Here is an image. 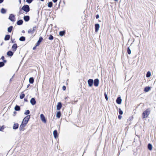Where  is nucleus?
<instances>
[{"label":"nucleus","mask_w":156,"mask_h":156,"mask_svg":"<svg viewBox=\"0 0 156 156\" xmlns=\"http://www.w3.org/2000/svg\"><path fill=\"white\" fill-rule=\"evenodd\" d=\"M4 0H0V3H2L3 2Z\"/></svg>","instance_id":"nucleus-48"},{"label":"nucleus","mask_w":156,"mask_h":156,"mask_svg":"<svg viewBox=\"0 0 156 156\" xmlns=\"http://www.w3.org/2000/svg\"><path fill=\"white\" fill-rule=\"evenodd\" d=\"M41 1H44V0H40Z\"/></svg>","instance_id":"nucleus-55"},{"label":"nucleus","mask_w":156,"mask_h":156,"mask_svg":"<svg viewBox=\"0 0 156 156\" xmlns=\"http://www.w3.org/2000/svg\"><path fill=\"white\" fill-rule=\"evenodd\" d=\"M30 103L33 105L35 104L36 101L34 98H32L30 100Z\"/></svg>","instance_id":"nucleus-12"},{"label":"nucleus","mask_w":156,"mask_h":156,"mask_svg":"<svg viewBox=\"0 0 156 156\" xmlns=\"http://www.w3.org/2000/svg\"><path fill=\"white\" fill-rule=\"evenodd\" d=\"M116 101L117 104H121L122 102V99L120 97H118L116 100Z\"/></svg>","instance_id":"nucleus-13"},{"label":"nucleus","mask_w":156,"mask_h":156,"mask_svg":"<svg viewBox=\"0 0 156 156\" xmlns=\"http://www.w3.org/2000/svg\"><path fill=\"white\" fill-rule=\"evenodd\" d=\"M29 82L30 83H33L34 82V79L33 77H30L29 79Z\"/></svg>","instance_id":"nucleus-24"},{"label":"nucleus","mask_w":156,"mask_h":156,"mask_svg":"<svg viewBox=\"0 0 156 156\" xmlns=\"http://www.w3.org/2000/svg\"><path fill=\"white\" fill-rule=\"evenodd\" d=\"M1 12L2 14H5L6 12V10L4 8H2L1 10Z\"/></svg>","instance_id":"nucleus-25"},{"label":"nucleus","mask_w":156,"mask_h":156,"mask_svg":"<svg viewBox=\"0 0 156 156\" xmlns=\"http://www.w3.org/2000/svg\"><path fill=\"white\" fill-rule=\"evenodd\" d=\"M23 19L26 21H28L30 20V17L28 16H24L23 17Z\"/></svg>","instance_id":"nucleus-14"},{"label":"nucleus","mask_w":156,"mask_h":156,"mask_svg":"<svg viewBox=\"0 0 156 156\" xmlns=\"http://www.w3.org/2000/svg\"><path fill=\"white\" fill-rule=\"evenodd\" d=\"M48 39L50 40H53V37L52 35H50Z\"/></svg>","instance_id":"nucleus-38"},{"label":"nucleus","mask_w":156,"mask_h":156,"mask_svg":"<svg viewBox=\"0 0 156 156\" xmlns=\"http://www.w3.org/2000/svg\"><path fill=\"white\" fill-rule=\"evenodd\" d=\"M62 90H65L66 89V86H63V87H62Z\"/></svg>","instance_id":"nucleus-44"},{"label":"nucleus","mask_w":156,"mask_h":156,"mask_svg":"<svg viewBox=\"0 0 156 156\" xmlns=\"http://www.w3.org/2000/svg\"><path fill=\"white\" fill-rule=\"evenodd\" d=\"M104 95H105V98L106 99V100H108V96H107V95L106 93H104Z\"/></svg>","instance_id":"nucleus-41"},{"label":"nucleus","mask_w":156,"mask_h":156,"mask_svg":"<svg viewBox=\"0 0 156 156\" xmlns=\"http://www.w3.org/2000/svg\"><path fill=\"white\" fill-rule=\"evenodd\" d=\"M30 115H27L25 117L23 120V122H25V123L27 124V122L30 118Z\"/></svg>","instance_id":"nucleus-4"},{"label":"nucleus","mask_w":156,"mask_h":156,"mask_svg":"<svg viewBox=\"0 0 156 156\" xmlns=\"http://www.w3.org/2000/svg\"><path fill=\"white\" fill-rule=\"evenodd\" d=\"M5 128V126H2L0 127V131H2Z\"/></svg>","instance_id":"nucleus-35"},{"label":"nucleus","mask_w":156,"mask_h":156,"mask_svg":"<svg viewBox=\"0 0 156 156\" xmlns=\"http://www.w3.org/2000/svg\"><path fill=\"white\" fill-rule=\"evenodd\" d=\"M58 0H52L53 2H54V3H55L57 2V1Z\"/></svg>","instance_id":"nucleus-47"},{"label":"nucleus","mask_w":156,"mask_h":156,"mask_svg":"<svg viewBox=\"0 0 156 156\" xmlns=\"http://www.w3.org/2000/svg\"><path fill=\"white\" fill-rule=\"evenodd\" d=\"M150 109L149 108L147 109L146 110L144 111L142 115V118L143 119L147 118L150 114Z\"/></svg>","instance_id":"nucleus-1"},{"label":"nucleus","mask_w":156,"mask_h":156,"mask_svg":"<svg viewBox=\"0 0 156 156\" xmlns=\"http://www.w3.org/2000/svg\"><path fill=\"white\" fill-rule=\"evenodd\" d=\"M19 40L21 41H24L25 40V38L24 37L22 36L20 38Z\"/></svg>","instance_id":"nucleus-26"},{"label":"nucleus","mask_w":156,"mask_h":156,"mask_svg":"<svg viewBox=\"0 0 156 156\" xmlns=\"http://www.w3.org/2000/svg\"><path fill=\"white\" fill-rule=\"evenodd\" d=\"M17 45L16 44H13V45L12 46V48L13 49V51H15L17 48Z\"/></svg>","instance_id":"nucleus-15"},{"label":"nucleus","mask_w":156,"mask_h":156,"mask_svg":"<svg viewBox=\"0 0 156 156\" xmlns=\"http://www.w3.org/2000/svg\"><path fill=\"white\" fill-rule=\"evenodd\" d=\"M23 128L24 127L20 125L19 128V129L20 131L23 130Z\"/></svg>","instance_id":"nucleus-36"},{"label":"nucleus","mask_w":156,"mask_h":156,"mask_svg":"<svg viewBox=\"0 0 156 156\" xmlns=\"http://www.w3.org/2000/svg\"><path fill=\"white\" fill-rule=\"evenodd\" d=\"M87 83L89 86L91 87L93 86V83H94V80L93 79H89L88 80Z\"/></svg>","instance_id":"nucleus-5"},{"label":"nucleus","mask_w":156,"mask_h":156,"mask_svg":"<svg viewBox=\"0 0 156 156\" xmlns=\"http://www.w3.org/2000/svg\"><path fill=\"white\" fill-rule=\"evenodd\" d=\"M122 117V116L120 115H119L118 116V118L120 119H121Z\"/></svg>","instance_id":"nucleus-45"},{"label":"nucleus","mask_w":156,"mask_h":156,"mask_svg":"<svg viewBox=\"0 0 156 156\" xmlns=\"http://www.w3.org/2000/svg\"><path fill=\"white\" fill-rule=\"evenodd\" d=\"M99 80L98 79H96L94 80V85L95 87H98V86Z\"/></svg>","instance_id":"nucleus-8"},{"label":"nucleus","mask_w":156,"mask_h":156,"mask_svg":"<svg viewBox=\"0 0 156 156\" xmlns=\"http://www.w3.org/2000/svg\"><path fill=\"white\" fill-rule=\"evenodd\" d=\"M48 6L49 8H51L52 6V3L51 2H49L48 4Z\"/></svg>","instance_id":"nucleus-27"},{"label":"nucleus","mask_w":156,"mask_h":156,"mask_svg":"<svg viewBox=\"0 0 156 156\" xmlns=\"http://www.w3.org/2000/svg\"><path fill=\"white\" fill-rule=\"evenodd\" d=\"M119 112L120 115H121L123 114V112L121 110L120 108H119Z\"/></svg>","instance_id":"nucleus-40"},{"label":"nucleus","mask_w":156,"mask_h":156,"mask_svg":"<svg viewBox=\"0 0 156 156\" xmlns=\"http://www.w3.org/2000/svg\"><path fill=\"white\" fill-rule=\"evenodd\" d=\"M27 124L25 123V122H22L21 125L23 127H24Z\"/></svg>","instance_id":"nucleus-34"},{"label":"nucleus","mask_w":156,"mask_h":156,"mask_svg":"<svg viewBox=\"0 0 156 156\" xmlns=\"http://www.w3.org/2000/svg\"><path fill=\"white\" fill-rule=\"evenodd\" d=\"M30 114V111L29 110H27L24 113V114L25 115H28Z\"/></svg>","instance_id":"nucleus-37"},{"label":"nucleus","mask_w":156,"mask_h":156,"mask_svg":"<svg viewBox=\"0 0 156 156\" xmlns=\"http://www.w3.org/2000/svg\"><path fill=\"white\" fill-rule=\"evenodd\" d=\"M36 48V47H34L33 48V50H34Z\"/></svg>","instance_id":"nucleus-50"},{"label":"nucleus","mask_w":156,"mask_h":156,"mask_svg":"<svg viewBox=\"0 0 156 156\" xmlns=\"http://www.w3.org/2000/svg\"><path fill=\"white\" fill-rule=\"evenodd\" d=\"M12 28V26H11L9 27L8 28V31L9 32H11Z\"/></svg>","instance_id":"nucleus-28"},{"label":"nucleus","mask_w":156,"mask_h":156,"mask_svg":"<svg viewBox=\"0 0 156 156\" xmlns=\"http://www.w3.org/2000/svg\"><path fill=\"white\" fill-rule=\"evenodd\" d=\"M23 20H20L17 21V24L18 25H20L23 24Z\"/></svg>","instance_id":"nucleus-19"},{"label":"nucleus","mask_w":156,"mask_h":156,"mask_svg":"<svg viewBox=\"0 0 156 156\" xmlns=\"http://www.w3.org/2000/svg\"><path fill=\"white\" fill-rule=\"evenodd\" d=\"M25 97L24 94L23 93H21V94L20 95V98L21 99H23Z\"/></svg>","instance_id":"nucleus-32"},{"label":"nucleus","mask_w":156,"mask_h":156,"mask_svg":"<svg viewBox=\"0 0 156 156\" xmlns=\"http://www.w3.org/2000/svg\"><path fill=\"white\" fill-rule=\"evenodd\" d=\"M4 58H5L3 56H2L1 57V59L2 60H4Z\"/></svg>","instance_id":"nucleus-49"},{"label":"nucleus","mask_w":156,"mask_h":156,"mask_svg":"<svg viewBox=\"0 0 156 156\" xmlns=\"http://www.w3.org/2000/svg\"><path fill=\"white\" fill-rule=\"evenodd\" d=\"M99 16L98 15H96V19H97L99 18Z\"/></svg>","instance_id":"nucleus-46"},{"label":"nucleus","mask_w":156,"mask_h":156,"mask_svg":"<svg viewBox=\"0 0 156 156\" xmlns=\"http://www.w3.org/2000/svg\"><path fill=\"white\" fill-rule=\"evenodd\" d=\"M15 110L16 111H19L20 110V107L19 106L16 105L15 107Z\"/></svg>","instance_id":"nucleus-21"},{"label":"nucleus","mask_w":156,"mask_h":156,"mask_svg":"<svg viewBox=\"0 0 156 156\" xmlns=\"http://www.w3.org/2000/svg\"><path fill=\"white\" fill-rule=\"evenodd\" d=\"M127 52L128 54L129 55L131 53V51L129 47H128L127 48Z\"/></svg>","instance_id":"nucleus-33"},{"label":"nucleus","mask_w":156,"mask_h":156,"mask_svg":"<svg viewBox=\"0 0 156 156\" xmlns=\"http://www.w3.org/2000/svg\"><path fill=\"white\" fill-rule=\"evenodd\" d=\"M30 86V84H28L27 86V88H28Z\"/></svg>","instance_id":"nucleus-51"},{"label":"nucleus","mask_w":156,"mask_h":156,"mask_svg":"<svg viewBox=\"0 0 156 156\" xmlns=\"http://www.w3.org/2000/svg\"><path fill=\"white\" fill-rule=\"evenodd\" d=\"M23 10L22 9H21V8H20V11L19 12V15H20L21 14H22V11Z\"/></svg>","instance_id":"nucleus-43"},{"label":"nucleus","mask_w":156,"mask_h":156,"mask_svg":"<svg viewBox=\"0 0 156 156\" xmlns=\"http://www.w3.org/2000/svg\"><path fill=\"white\" fill-rule=\"evenodd\" d=\"M2 44H3L2 43L1 44V45H2Z\"/></svg>","instance_id":"nucleus-56"},{"label":"nucleus","mask_w":156,"mask_h":156,"mask_svg":"<svg viewBox=\"0 0 156 156\" xmlns=\"http://www.w3.org/2000/svg\"><path fill=\"white\" fill-rule=\"evenodd\" d=\"M13 53L11 51H8L7 53V55L8 56H12L13 55Z\"/></svg>","instance_id":"nucleus-18"},{"label":"nucleus","mask_w":156,"mask_h":156,"mask_svg":"<svg viewBox=\"0 0 156 156\" xmlns=\"http://www.w3.org/2000/svg\"><path fill=\"white\" fill-rule=\"evenodd\" d=\"M33 0H26V2L28 3H31Z\"/></svg>","instance_id":"nucleus-42"},{"label":"nucleus","mask_w":156,"mask_h":156,"mask_svg":"<svg viewBox=\"0 0 156 156\" xmlns=\"http://www.w3.org/2000/svg\"><path fill=\"white\" fill-rule=\"evenodd\" d=\"M15 16L12 14L10 15L9 19L12 22H14L15 21Z\"/></svg>","instance_id":"nucleus-3"},{"label":"nucleus","mask_w":156,"mask_h":156,"mask_svg":"<svg viewBox=\"0 0 156 156\" xmlns=\"http://www.w3.org/2000/svg\"><path fill=\"white\" fill-rule=\"evenodd\" d=\"M4 65V63L3 62H0V67H2Z\"/></svg>","instance_id":"nucleus-39"},{"label":"nucleus","mask_w":156,"mask_h":156,"mask_svg":"<svg viewBox=\"0 0 156 156\" xmlns=\"http://www.w3.org/2000/svg\"><path fill=\"white\" fill-rule=\"evenodd\" d=\"M56 117L58 118H59L61 116V112H58L56 114Z\"/></svg>","instance_id":"nucleus-29"},{"label":"nucleus","mask_w":156,"mask_h":156,"mask_svg":"<svg viewBox=\"0 0 156 156\" xmlns=\"http://www.w3.org/2000/svg\"><path fill=\"white\" fill-rule=\"evenodd\" d=\"M40 118L41 120L44 123L46 122V120L45 117L43 114H41L40 115Z\"/></svg>","instance_id":"nucleus-7"},{"label":"nucleus","mask_w":156,"mask_h":156,"mask_svg":"<svg viewBox=\"0 0 156 156\" xmlns=\"http://www.w3.org/2000/svg\"><path fill=\"white\" fill-rule=\"evenodd\" d=\"M62 107V105L61 103L60 102L58 103L57 105V109L58 110H60Z\"/></svg>","instance_id":"nucleus-11"},{"label":"nucleus","mask_w":156,"mask_h":156,"mask_svg":"<svg viewBox=\"0 0 156 156\" xmlns=\"http://www.w3.org/2000/svg\"><path fill=\"white\" fill-rule=\"evenodd\" d=\"M65 34V32L64 31H60L59 32V34L61 36H63Z\"/></svg>","instance_id":"nucleus-30"},{"label":"nucleus","mask_w":156,"mask_h":156,"mask_svg":"<svg viewBox=\"0 0 156 156\" xmlns=\"http://www.w3.org/2000/svg\"><path fill=\"white\" fill-rule=\"evenodd\" d=\"M53 135L54 136V137L55 138H56L58 137V135L57 134V131L56 130H55L53 131Z\"/></svg>","instance_id":"nucleus-17"},{"label":"nucleus","mask_w":156,"mask_h":156,"mask_svg":"<svg viewBox=\"0 0 156 156\" xmlns=\"http://www.w3.org/2000/svg\"><path fill=\"white\" fill-rule=\"evenodd\" d=\"M6 60H4V62H6Z\"/></svg>","instance_id":"nucleus-53"},{"label":"nucleus","mask_w":156,"mask_h":156,"mask_svg":"<svg viewBox=\"0 0 156 156\" xmlns=\"http://www.w3.org/2000/svg\"><path fill=\"white\" fill-rule=\"evenodd\" d=\"M148 149L150 151H151L152 150V146L151 144H148Z\"/></svg>","instance_id":"nucleus-22"},{"label":"nucleus","mask_w":156,"mask_h":156,"mask_svg":"<svg viewBox=\"0 0 156 156\" xmlns=\"http://www.w3.org/2000/svg\"><path fill=\"white\" fill-rule=\"evenodd\" d=\"M21 9L26 12H27L30 11V8L28 5H24L22 8Z\"/></svg>","instance_id":"nucleus-2"},{"label":"nucleus","mask_w":156,"mask_h":156,"mask_svg":"<svg viewBox=\"0 0 156 156\" xmlns=\"http://www.w3.org/2000/svg\"><path fill=\"white\" fill-rule=\"evenodd\" d=\"M14 114H16V112H14Z\"/></svg>","instance_id":"nucleus-54"},{"label":"nucleus","mask_w":156,"mask_h":156,"mask_svg":"<svg viewBox=\"0 0 156 156\" xmlns=\"http://www.w3.org/2000/svg\"><path fill=\"white\" fill-rule=\"evenodd\" d=\"M11 41H12V43H14L13 40H12V39H11Z\"/></svg>","instance_id":"nucleus-52"},{"label":"nucleus","mask_w":156,"mask_h":156,"mask_svg":"<svg viewBox=\"0 0 156 156\" xmlns=\"http://www.w3.org/2000/svg\"><path fill=\"white\" fill-rule=\"evenodd\" d=\"M43 38L42 37H40L39 38V39L37 42L36 44V46H38L40 43L42 41V40H43Z\"/></svg>","instance_id":"nucleus-9"},{"label":"nucleus","mask_w":156,"mask_h":156,"mask_svg":"<svg viewBox=\"0 0 156 156\" xmlns=\"http://www.w3.org/2000/svg\"><path fill=\"white\" fill-rule=\"evenodd\" d=\"M10 38V36L9 35H7L5 37L4 39L5 41L8 40Z\"/></svg>","instance_id":"nucleus-20"},{"label":"nucleus","mask_w":156,"mask_h":156,"mask_svg":"<svg viewBox=\"0 0 156 156\" xmlns=\"http://www.w3.org/2000/svg\"><path fill=\"white\" fill-rule=\"evenodd\" d=\"M151 88L150 87H146L145 88L144 90L145 91L147 92L150 90Z\"/></svg>","instance_id":"nucleus-23"},{"label":"nucleus","mask_w":156,"mask_h":156,"mask_svg":"<svg viewBox=\"0 0 156 156\" xmlns=\"http://www.w3.org/2000/svg\"><path fill=\"white\" fill-rule=\"evenodd\" d=\"M36 26H35L33 27L32 29H30L28 30V33L29 34H32L34 33V31L36 29Z\"/></svg>","instance_id":"nucleus-6"},{"label":"nucleus","mask_w":156,"mask_h":156,"mask_svg":"<svg viewBox=\"0 0 156 156\" xmlns=\"http://www.w3.org/2000/svg\"><path fill=\"white\" fill-rule=\"evenodd\" d=\"M100 25L99 24L97 23L95 24V31L97 32L99 30Z\"/></svg>","instance_id":"nucleus-10"},{"label":"nucleus","mask_w":156,"mask_h":156,"mask_svg":"<svg viewBox=\"0 0 156 156\" xmlns=\"http://www.w3.org/2000/svg\"><path fill=\"white\" fill-rule=\"evenodd\" d=\"M151 75V73L150 71H148L146 74V77H149Z\"/></svg>","instance_id":"nucleus-31"},{"label":"nucleus","mask_w":156,"mask_h":156,"mask_svg":"<svg viewBox=\"0 0 156 156\" xmlns=\"http://www.w3.org/2000/svg\"><path fill=\"white\" fill-rule=\"evenodd\" d=\"M19 124L18 123H14L13 126V129H16L18 128Z\"/></svg>","instance_id":"nucleus-16"}]
</instances>
